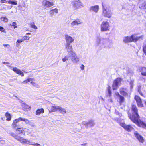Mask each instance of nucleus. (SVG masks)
Returning a JSON list of instances; mask_svg holds the SVG:
<instances>
[{"mask_svg":"<svg viewBox=\"0 0 146 146\" xmlns=\"http://www.w3.org/2000/svg\"><path fill=\"white\" fill-rule=\"evenodd\" d=\"M117 95L119 97V103L120 105L122 104L125 101L124 97L119 94L118 92L117 93Z\"/></svg>","mask_w":146,"mask_h":146,"instance_id":"nucleus-19","label":"nucleus"},{"mask_svg":"<svg viewBox=\"0 0 146 146\" xmlns=\"http://www.w3.org/2000/svg\"><path fill=\"white\" fill-rule=\"evenodd\" d=\"M31 107L27 104H24L23 106V109L25 111H27V110H30Z\"/></svg>","mask_w":146,"mask_h":146,"instance_id":"nucleus-30","label":"nucleus"},{"mask_svg":"<svg viewBox=\"0 0 146 146\" xmlns=\"http://www.w3.org/2000/svg\"><path fill=\"white\" fill-rule=\"evenodd\" d=\"M28 82L26 80H25L22 82V83L24 84H26Z\"/></svg>","mask_w":146,"mask_h":146,"instance_id":"nucleus-47","label":"nucleus"},{"mask_svg":"<svg viewBox=\"0 0 146 146\" xmlns=\"http://www.w3.org/2000/svg\"><path fill=\"white\" fill-rule=\"evenodd\" d=\"M70 43H67L65 45L66 48L68 50H70L71 55L75 54V53L73 52L72 46L70 44Z\"/></svg>","mask_w":146,"mask_h":146,"instance_id":"nucleus-15","label":"nucleus"},{"mask_svg":"<svg viewBox=\"0 0 146 146\" xmlns=\"http://www.w3.org/2000/svg\"><path fill=\"white\" fill-rule=\"evenodd\" d=\"M102 6L103 8L102 15L104 17L110 18L112 15L111 11L107 9L106 5L102 3Z\"/></svg>","mask_w":146,"mask_h":146,"instance_id":"nucleus-2","label":"nucleus"},{"mask_svg":"<svg viewBox=\"0 0 146 146\" xmlns=\"http://www.w3.org/2000/svg\"><path fill=\"white\" fill-rule=\"evenodd\" d=\"M23 41V39H19L17 41L16 43H17H17H21Z\"/></svg>","mask_w":146,"mask_h":146,"instance_id":"nucleus-42","label":"nucleus"},{"mask_svg":"<svg viewBox=\"0 0 146 146\" xmlns=\"http://www.w3.org/2000/svg\"><path fill=\"white\" fill-rule=\"evenodd\" d=\"M140 72L141 75L143 76H146V67H142L140 68Z\"/></svg>","mask_w":146,"mask_h":146,"instance_id":"nucleus-20","label":"nucleus"},{"mask_svg":"<svg viewBox=\"0 0 146 146\" xmlns=\"http://www.w3.org/2000/svg\"><path fill=\"white\" fill-rule=\"evenodd\" d=\"M122 80L121 78L117 77L113 80L112 85L113 90H117L118 88V87L120 85Z\"/></svg>","mask_w":146,"mask_h":146,"instance_id":"nucleus-4","label":"nucleus"},{"mask_svg":"<svg viewBox=\"0 0 146 146\" xmlns=\"http://www.w3.org/2000/svg\"><path fill=\"white\" fill-rule=\"evenodd\" d=\"M26 35H30L31 34V33H27L26 34Z\"/></svg>","mask_w":146,"mask_h":146,"instance_id":"nucleus-52","label":"nucleus"},{"mask_svg":"<svg viewBox=\"0 0 146 146\" xmlns=\"http://www.w3.org/2000/svg\"><path fill=\"white\" fill-rule=\"evenodd\" d=\"M120 125L128 132H130L134 129L131 125H126L124 123H120Z\"/></svg>","mask_w":146,"mask_h":146,"instance_id":"nucleus-8","label":"nucleus"},{"mask_svg":"<svg viewBox=\"0 0 146 146\" xmlns=\"http://www.w3.org/2000/svg\"><path fill=\"white\" fill-rule=\"evenodd\" d=\"M134 98L136 101L138 107L140 108L144 107V104L143 103L142 99L139 96L137 95H135Z\"/></svg>","mask_w":146,"mask_h":146,"instance_id":"nucleus-7","label":"nucleus"},{"mask_svg":"<svg viewBox=\"0 0 146 146\" xmlns=\"http://www.w3.org/2000/svg\"><path fill=\"white\" fill-rule=\"evenodd\" d=\"M90 9L96 12H97L99 10V6L98 5H97L92 6L90 7Z\"/></svg>","mask_w":146,"mask_h":146,"instance_id":"nucleus-25","label":"nucleus"},{"mask_svg":"<svg viewBox=\"0 0 146 146\" xmlns=\"http://www.w3.org/2000/svg\"><path fill=\"white\" fill-rule=\"evenodd\" d=\"M110 26L109 23L107 21H103L100 25V30L102 32L109 31Z\"/></svg>","mask_w":146,"mask_h":146,"instance_id":"nucleus-5","label":"nucleus"},{"mask_svg":"<svg viewBox=\"0 0 146 146\" xmlns=\"http://www.w3.org/2000/svg\"><path fill=\"white\" fill-rule=\"evenodd\" d=\"M127 90L126 88L122 87L119 89L120 93L124 96H125L128 95L127 92Z\"/></svg>","mask_w":146,"mask_h":146,"instance_id":"nucleus-9","label":"nucleus"},{"mask_svg":"<svg viewBox=\"0 0 146 146\" xmlns=\"http://www.w3.org/2000/svg\"><path fill=\"white\" fill-rule=\"evenodd\" d=\"M123 41L125 43L132 42L131 36H127L124 37L123 39Z\"/></svg>","mask_w":146,"mask_h":146,"instance_id":"nucleus-23","label":"nucleus"},{"mask_svg":"<svg viewBox=\"0 0 146 146\" xmlns=\"http://www.w3.org/2000/svg\"><path fill=\"white\" fill-rule=\"evenodd\" d=\"M3 46L5 47H6L7 46H9V44H3Z\"/></svg>","mask_w":146,"mask_h":146,"instance_id":"nucleus-50","label":"nucleus"},{"mask_svg":"<svg viewBox=\"0 0 146 146\" xmlns=\"http://www.w3.org/2000/svg\"><path fill=\"white\" fill-rule=\"evenodd\" d=\"M30 27L32 28H33L35 29H37V27L35 25L34 23L33 22L30 24Z\"/></svg>","mask_w":146,"mask_h":146,"instance_id":"nucleus-34","label":"nucleus"},{"mask_svg":"<svg viewBox=\"0 0 146 146\" xmlns=\"http://www.w3.org/2000/svg\"><path fill=\"white\" fill-rule=\"evenodd\" d=\"M0 31L2 32L6 33V31L5 29L2 27L0 26Z\"/></svg>","mask_w":146,"mask_h":146,"instance_id":"nucleus-40","label":"nucleus"},{"mask_svg":"<svg viewBox=\"0 0 146 146\" xmlns=\"http://www.w3.org/2000/svg\"><path fill=\"white\" fill-rule=\"evenodd\" d=\"M21 121H24L26 123H29V121L28 119L21 117Z\"/></svg>","mask_w":146,"mask_h":146,"instance_id":"nucleus-38","label":"nucleus"},{"mask_svg":"<svg viewBox=\"0 0 146 146\" xmlns=\"http://www.w3.org/2000/svg\"><path fill=\"white\" fill-rule=\"evenodd\" d=\"M142 90H143L144 93H143L142 90L141 88V86H138V91L139 93L142 96L144 97H145V94L146 93V91L145 90H143V88H142Z\"/></svg>","mask_w":146,"mask_h":146,"instance_id":"nucleus-12","label":"nucleus"},{"mask_svg":"<svg viewBox=\"0 0 146 146\" xmlns=\"http://www.w3.org/2000/svg\"><path fill=\"white\" fill-rule=\"evenodd\" d=\"M17 130L19 134L22 133L24 135H25V132L26 131V130H28L26 128L20 127L17 128Z\"/></svg>","mask_w":146,"mask_h":146,"instance_id":"nucleus-18","label":"nucleus"},{"mask_svg":"<svg viewBox=\"0 0 146 146\" xmlns=\"http://www.w3.org/2000/svg\"><path fill=\"white\" fill-rule=\"evenodd\" d=\"M9 25L11 26H13V27L15 29L17 28L18 25L17 24V23L15 22H13L12 24H10Z\"/></svg>","mask_w":146,"mask_h":146,"instance_id":"nucleus-33","label":"nucleus"},{"mask_svg":"<svg viewBox=\"0 0 146 146\" xmlns=\"http://www.w3.org/2000/svg\"><path fill=\"white\" fill-rule=\"evenodd\" d=\"M13 70L16 73L21 75V76L23 77L24 76L23 73L20 69H18L17 68L14 67L13 68Z\"/></svg>","mask_w":146,"mask_h":146,"instance_id":"nucleus-14","label":"nucleus"},{"mask_svg":"<svg viewBox=\"0 0 146 146\" xmlns=\"http://www.w3.org/2000/svg\"><path fill=\"white\" fill-rule=\"evenodd\" d=\"M23 41L25 40H29L30 39V37L26 36H23L22 37Z\"/></svg>","mask_w":146,"mask_h":146,"instance_id":"nucleus-39","label":"nucleus"},{"mask_svg":"<svg viewBox=\"0 0 146 146\" xmlns=\"http://www.w3.org/2000/svg\"><path fill=\"white\" fill-rule=\"evenodd\" d=\"M68 60V57L66 56L64 58L62 59V60L63 62H65L66 60Z\"/></svg>","mask_w":146,"mask_h":146,"instance_id":"nucleus-43","label":"nucleus"},{"mask_svg":"<svg viewBox=\"0 0 146 146\" xmlns=\"http://www.w3.org/2000/svg\"><path fill=\"white\" fill-rule=\"evenodd\" d=\"M44 111L43 108L37 109L35 112V114L36 115H39L41 113H44Z\"/></svg>","mask_w":146,"mask_h":146,"instance_id":"nucleus-21","label":"nucleus"},{"mask_svg":"<svg viewBox=\"0 0 146 146\" xmlns=\"http://www.w3.org/2000/svg\"><path fill=\"white\" fill-rule=\"evenodd\" d=\"M58 111L62 114H64L66 112V111L65 110L60 106H59Z\"/></svg>","mask_w":146,"mask_h":146,"instance_id":"nucleus-26","label":"nucleus"},{"mask_svg":"<svg viewBox=\"0 0 146 146\" xmlns=\"http://www.w3.org/2000/svg\"><path fill=\"white\" fill-rule=\"evenodd\" d=\"M65 40L67 43H70L73 42L74 40L72 38L67 35H65Z\"/></svg>","mask_w":146,"mask_h":146,"instance_id":"nucleus-17","label":"nucleus"},{"mask_svg":"<svg viewBox=\"0 0 146 146\" xmlns=\"http://www.w3.org/2000/svg\"><path fill=\"white\" fill-rule=\"evenodd\" d=\"M59 106L55 105L52 106L51 107V109L50 111L51 112H55L58 110Z\"/></svg>","mask_w":146,"mask_h":146,"instance_id":"nucleus-22","label":"nucleus"},{"mask_svg":"<svg viewBox=\"0 0 146 146\" xmlns=\"http://www.w3.org/2000/svg\"><path fill=\"white\" fill-rule=\"evenodd\" d=\"M131 36L132 42H135L138 41L140 38H142L141 36L139 37L136 36L135 34L132 35Z\"/></svg>","mask_w":146,"mask_h":146,"instance_id":"nucleus-16","label":"nucleus"},{"mask_svg":"<svg viewBox=\"0 0 146 146\" xmlns=\"http://www.w3.org/2000/svg\"><path fill=\"white\" fill-rule=\"evenodd\" d=\"M11 135L22 143L25 144L28 142L29 141L27 139H25L23 137L14 133L11 134Z\"/></svg>","mask_w":146,"mask_h":146,"instance_id":"nucleus-3","label":"nucleus"},{"mask_svg":"<svg viewBox=\"0 0 146 146\" xmlns=\"http://www.w3.org/2000/svg\"><path fill=\"white\" fill-rule=\"evenodd\" d=\"M5 143V141L3 140V138L0 136V145H3Z\"/></svg>","mask_w":146,"mask_h":146,"instance_id":"nucleus-36","label":"nucleus"},{"mask_svg":"<svg viewBox=\"0 0 146 146\" xmlns=\"http://www.w3.org/2000/svg\"><path fill=\"white\" fill-rule=\"evenodd\" d=\"M128 116L129 119L138 126L146 129V123L140 119L138 110L136 106L132 104L130 109L127 111Z\"/></svg>","mask_w":146,"mask_h":146,"instance_id":"nucleus-1","label":"nucleus"},{"mask_svg":"<svg viewBox=\"0 0 146 146\" xmlns=\"http://www.w3.org/2000/svg\"><path fill=\"white\" fill-rule=\"evenodd\" d=\"M111 87L110 86H108L107 87V90L108 92L109 95L110 96H111L112 92L111 90Z\"/></svg>","mask_w":146,"mask_h":146,"instance_id":"nucleus-35","label":"nucleus"},{"mask_svg":"<svg viewBox=\"0 0 146 146\" xmlns=\"http://www.w3.org/2000/svg\"><path fill=\"white\" fill-rule=\"evenodd\" d=\"M1 2L2 3H7V1L6 0H1Z\"/></svg>","mask_w":146,"mask_h":146,"instance_id":"nucleus-46","label":"nucleus"},{"mask_svg":"<svg viewBox=\"0 0 146 146\" xmlns=\"http://www.w3.org/2000/svg\"><path fill=\"white\" fill-rule=\"evenodd\" d=\"M5 116L6 118V120L9 121L11 120V114L8 112H7L5 113Z\"/></svg>","mask_w":146,"mask_h":146,"instance_id":"nucleus-24","label":"nucleus"},{"mask_svg":"<svg viewBox=\"0 0 146 146\" xmlns=\"http://www.w3.org/2000/svg\"><path fill=\"white\" fill-rule=\"evenodd\" d=\"M143 51L146 56V44H144L143 46Z\"/></svg>","mask_w":146,"mask_h":146,"instance_id":"nucleus-37","label":"nucleus"},{"mask_svg":"<svg viewBox=\"0 0 146 146\" xmlns=\"http://www.w3.org/2000/svg\"><path fill=\"white\" fill-rule=\"evenodd\" d=\"M54 4V1L50 2L48 1H45L44 3L43 4L44 6L46 7H50L53 6Z\"/></svg>","mask_w":146,"mask_h":146,"instance_id":"nucleus-11","label":"nucleus"},{"mask_svg":"<svg viewBox=\"0 0 146 146\" xmlns=\"http://www.w3.org/2000/svg\"><path fill=\"white\" fill-rule=\"evenodd\" d=\"M31 84L33 85H34L35 84V83L34 82H32V81L31 82Z\"/></svg>","mask_w":146,"mask_h":146,"instance_id":"nucleus-49","label":"nucleus"},{"mask_svg":"<svg viewBox=\"0 0 146 146\" xmlns=\"http://www.w3.org/2000/svg\"><path fill=\"white\" fill-rule=\"evenodd\" d=\"M72 7L74 10H76L82 7V3L80 0H76L72 2Z\"/></svg>","mask_w":146,"mask_h":146,"instance_id":"nucleus-6","label":"nucleus"},{"mask_svg":"<svg viewBox=\"0 0 146 146\" xmlns=\"http://www.w3.org/2000/svg\"><path fill=\"white\" fill-rule=\"evenodd\" d=\"M50 14L52 15L54 13H57L58 12V9L57 8H55L54 9H53L50 11Z\"/></svg>","mask_w":146,"mask_h":146,"instance_id":"nucleus-28","label":"nucleus"},{"mask_svg":"<svg viewBox=\"0 0 146 146\" xmlns=\"http://www.w3.org/2000/svg\"><path fill=\"white\" fill-rule=\"evenodd\" d=\"M80 23L81 22L79 20H76L72 22L71 24L72 26H74Z\"/></svg>","mask_w":146,"mask_h":146,"instance_id":"nucleus-27","label":"nucleus"},{"mask_svg":"<svg viewBox=\"0 0 146 146\" xmlns=\"http://www.w3.org/2000/svg\"><path fill=\"white\" fill-rule=\"evenodd\" d=\"M1 19H3V20L5 22L7 23L8 21V19L6 17H1Z\"/></svg>","mask_w":146,"mask_h":146,"instance_id":"nucleus-41","label":"nucleus"},{"mask_svg":"<svg viewBox=\"0 0 146 146\" xmlns=\"http://www.w3.org/2000/svg\"><path fill=\"white\" fill-rule=\"evenodd\" d=\"M68 52H70V51H69V50H68Z\"/></svg>","mask_w":146,"mask_h":146,"instance_id":"nucleus-54","label":"nucleus"},{"mask_svg":"<svg viewBox=\"0 0 146 146\" xmlns=\"http://www.w3.org/2000/svg\"><path fill=\"white\" fill-rule=\"evenodd\" d=\"M86 124L90 127H92L94 125L95 123L93 121L90 120L86 123Z\"/></svg>","mask_w":146,"mask_h":146,"instance_id":"nucleus-29","label":"nucleus"},{"mask_svg":"<svg viewBox=\"0 0 146 146\" xmlns=\"http://www.w3.org/2000/svg\"><path fill=\"white\" fill-rule=\"evenodd\" d=\"M76 54H75L72 55V61H74L76 62L78 61V58L76 56Z\"/></svg>","mask_w":146,"mask_h":146,"instance_id":"nucleus-32","label":"nucleus"},{"mask_svg":"<svg viewBox=\"0 0 146 146\" xmlns=\"http://www.w3.org/2000/svg\"><path fill=\"white\" fill-rule=\"evenodd\" d=\"M134 134L136 138L140 142L143 143L144 141V139L143 137L140 135L137 132H135Z\"/></svg>","mask_w":146,"mask_h":146,"instance_id":"nucleus-10","label":"nucleus"},{"mask_svg":"<svg viewBox=\"0 0 146 146\" xmlns=\"http://www.w3.org/2000/svg\"><path fill=\"white\" fill-rule=\"evenodd\" d=\"M26 80H27V81L28 82H29L31 81V80H33V78H29Z\"/></svg>","mask_w":146,"mask_h":146,"instance_id":"nucleus-44","label":"nucleus"},{"mask_svg":"<svg viewBox=\"0 0 146 146\" xmlns=\"http://www.w3.org/2000/svg\"><path fill=\"white\" fill-rule=\"evenodd\" d=\"M32 145H36V146L40 145L39 144H38V143H35V144H32Z\"/></svg>","mask_w":146,"mask_h":146,"instance_id":"nucleus-48","label":"nucleus"},{"mask_svg":"<svg viewBox=\"0 0 146 146\" xmlns=\"http://www.w3.org/2000/svg\"><path fill=\"white\" fill-rule=\"evenodd\" d=\"M86 144V143H85V144H81V145L82 146H83V145H85Z\"/></svg>","mask_w":146,"mask_h":146,"instance_id":"nucleus-51","label":"nucleus"},{"mask_svg":"<svg viewBox=\"0 0 146 146\" xmlns=\"http://www.w3.org/2000/svg\"><path fill=\"white\" fill-rule=\"evenodd\" d=\"M7 2L8 3L12 5H16L17 4V1L15 0H9Z\"/></svg>","mask_w":146,"mask_h":146,"instance_id":"nucleus-31","label":"nucleus"},{"mask_svg":"<svg viewBox=\"0 0 146 146\" xmlns=\"http://www.w3.org/2000/svg\"><path fill=\"white\" fill-rule=\"evenodd\" d=\"M80 68L81 70H84V65L82 64L80 66Z\"/></svg>","mask_w":146,"mask_h":146,"instance_id":"nucleus-45","label":"nucleus"},{"mask_svg":"<svg viewBox=\"0 0 146 146\" xmlns=\"http://www.w3.org/2000/svg\"><path fill=\"white\" fill-rule=\"evenodd\" d=\"M21 121V117L15 119L13 121L11 125L14 128L18 126L17 123L19 121Z\"/></svg>","mask_w":146,"mask_h":146,"instance_id":"nucleus-13","label":"nucleus"},{"mask_svg":"<svg viewBox=\"0 0 146 146\" xmlns=\"http://www.w3.org/2000/svg\"><path fill=\"white\" fill-rule=\"evenodd\" d=\"M144 103L146 105V101H145Z\"/></svg>","mask_w":146,"mask_h":146,"instance_id":"nucleus-53","label":"nucleus"}]
</instances>
